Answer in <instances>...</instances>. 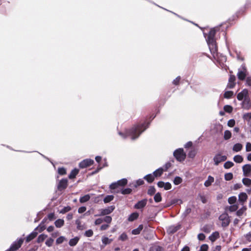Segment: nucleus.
Here are the masks:
<instances>
[{
  "label": "nucleus",
  "instance_id": "obj_1",
  "mask_svg": "<svg viewBox=\"0 0 251 251\" xmlns=\"http://www.w3.org/2000/svg\"><path fill=\"white\" fill-rule=\"evenodd\" d=\"M150 124L151 122H144L140 124H135L126 129L125 132L119 131L118 134L123 139H126L129 136L131 140H135L149 127Z\"/></svg>",
  "mask_w": 251,
  "mask_h": 251
},
{
  "label": "nucleus",
  "instance_id": "obj_2",
  "mask_svg": "<svg viewBox=\"0 0 251 251\" xmlns=\"http://www.w3.org/2000/svg\"><path fill=\"white\" fill-rule=\"evenodd\" d=\"M216 29L215 28H211L208 33L207 38H206V43L208 45L210 52L213 56L215 58L217 57L220 61L226 62V55L220 54V57L218 56V48L216 44V41L215 39L216 34Z\"/></svg>",
  "mask_w": 251,
  "mask_h": 251
},
{
  "label": "nucleus",
  "instance_id": "obj_3",
  "mask_svg": "<svg viewBox=\"0 0 251 251\" xmlns=\"http://www.w3.org/2000/svg\"><path fill=\"white\" fill-rule=\"evenodd\" d=\"M24 241V238L22 237L18 238L11 244L9 248L7 249V251H16L21 248Z\"/></svg>",
  "mask_w": 251,
  "mask_h": 251
},
{
  "label": "nucleus",
  "instance_id": "obj_4",
  "mask_svg": "<svg viewBox=\"0 0 251 251\" xmlns=\"http://www.w3.org/2000/svg\"><path fill=\"white\" fill-rule=\"evenodd\" d=\"M186 156V153L182 148H179L174 151V157L179 162L183 161Z\"/></svg>",
  "mask_w": 251,
  "mask_h": 251
},
{
  "label": "nucleus",
  "instance_id": "obj_5",
  "mask_svg": "<svg viewBox=\"0 0 251 251\" xmlns=\"http://www.w3.org/2000/svg\"><path fill=\"white\" fill-rule=\"evenodd\" d=\"M219 220L222 221L221 226L223 227H227L230 222L229 216L226 212H224L220 215Z\"/></svg>",
  "mask_w": 251,
  "mask_h": 251
},
{
  "label": "nucleus",
  "instance_id": "obj_6",
  "mask_svg": "<svg viewBox=\"0 0 251 251\" xmlns=\"http://www.w3.org/2000/svg\"><path fill=\"white\" fill-rule=\"evenodd\" d=\"M115 209V206L114 205H111L108 206H107L105 208L101 209L100 211V213L99 214H96L95 215V217L96 216H102L104 215H107L111 213H112L114 209Z\"/></svg>",
  "mask_w": 251,
  "mask_h": 251
},
{
  "label": "nucleus",
  "instance_id": "obj_7",
  "mask_svg": "<svg viewBox=\"0 0 251 251\" xmlns=\"http://www.w3.org/2000/svg\"><path fill=\"white\" fill-rule=\"evenodd\" d=\"M147 198L143 199L138 201L134 205L133 208L135 209L140 210L141 211L146 207L148 202Z\"/></svg>",
  "mask_w": 251,
  "mask_h": 251
},
{
  "label": "nucleus",
  "instance_id": "obj_8",
  "mask_svg": "<svg viewBox=\"0 0 251 251\" xmlns=\"http://www.w3.org/2000/svg\"><path fill=\"white\" fill-rule=\"evenodd\" d=\"M68 180L67 178H63L58 181L57 184V189L59 191H62L68 186Z\"/></svg>",
  "mask_w": 251,
  "mask_h": 251
},
{
  "label": "nucleus",
  "instance_id": "obj_9",
  "mask_svg": "<svg viewBox=\"0 0 251 251\" xmlns=\"http://www.w3.org/2000/svg\"><path fill=\"white\" fill-rule=\"evenodd\" d=\"M94 163L93 159L91 158H86L79 163L78 166L80 169H84L93 165Z\"/></svg>",
  "mask_w": 251,
  "mask_h": 251
},
{
  "label": "nucleus",
  "instance_id": "obj_10",
  "mask_svg": "<svg viewBox=\"0 0 251 251\" xmlns=\"http://www.w3.org/2000/svg\"><path fill=\"white\" fill-rule=\"evenodd\" d=\"M227 156L225 155H221L220 153H218L213 157V161L215 165H218L220 162L226 160Z\"/></svg>",
  "mask_w": 251,
  "mask_h": 251
},
{
  "label": "nucleus",
  "instance_id": "obj_11",
  "mask_svg": "<svg viewBox=\"0 0 251 251\" xmlns=\"http://www.w3.org/2000/svg\"><path fill=\"white\" fill-rule=\"evenodd\" d=\"M242 101L241 103L242 108L246 110H249L251 107V100L249 94Z\"/></svg>",
  "mask_w": 251,
  "mask_h": 251
},
{
  "label": "nucleus",
  "instance_id": "obj_12",
  "mask_svg": "<svg viewBox=\"0 0 251 251\" xmlns=\"http://www.w3.org/2000/svg\"><path fill=\"white\" fill-rule=\"evenodd\" d=\"M248 95L249 90L245 88L237 94V99L238 100L242 101Z\"/></svg>",
  "mask_w": 251,
  "mask_h": 251
},
{
  "label": "nucleus",
  "instance_id": "obj_13",
  "mask_svg": "<svg viewBox=\"0 0 251 251\" xmlns=\"http://www.w3.org/2000/svg\"><path fill=\"white\" fill-rule=\"evenodd\" d=\"M235 79L236 77L234 75H230L227 87L230 89L234 88L236 84L235 82Z\"/></svg>",
  "mask_w": 251,
  "mask_h": 251
},
{
  "label": "nucleus",
  "instance_id": "obj_14",
  "mask_svg": "<svg viewBox=\"0 0 251 251\" xmlns=\"http://www.w3.org/2000/svg\"><path fill=\"white\" fill-rule=\"evenodd\" d=\"M187 83V85L189 84V83L187 80L185 79H181V77L180 76H177L175 79H174V85H177L178 84H184Z\"/></svg>",
  "mask_w": 251,
  "mask_h": 251
},
{
  "label": "nucleus",
  "instance_id": "obj_15",
  "mask_svg": "<svg viewBox=\"0 0 251 251\" xmlns=\"http://www.w3.org/2000/svg\"><path fill=\"white\" fill-rule=\"evenodd\" d=\"M243 175L247 176L248 174L251 172V164H246L242 167Z\"/></svg>",
  "mask_w": 251,
  "mask_h": 251
},
{
  "label": "nucleus",
  "instance_id": "obj_16",
  "mask_svg": "<svg viewBox=\"0 0 251 251\" xmlns=\"http://www.w3.org/2000/svg\"><path fill=\"white\" fill-rule=\"evenodd\" d=\"M248 196L245 192H241L238 195V201L242 204L247 201Z\"/></svg>",
  "mask_w": 251,
  "mask_h": 251
},
{
  "label": "nucleus",
  "instance_id": "obj_17",
  "mask_svg": "<svg viewBox=\"0 0 251 251\" xmlns=\"http://www.w3.org/2000/svg\"><path fill=\"white\" fill-rule=\"evenodd\" d=\"M38 234L37 231H32L30 234H29L26 237H25V242L28 243L32 240H33L34 238H35Z\"/></svg>",
  "mask_w": 251,
  "mask_h": 251
},
{
  "label": "nucleus",
  "instance_id": "obj_18",
  "mask_svg": "<svg viewBox=\"0 0 251 251\" xmlns=\"http://www.w3.org/2000/svg\"><path fill=\"white\" fill-rule=\"evenodd\" d=\"M79 171V169L77 168H74L68 175V178L70 179H74L75 178L77 175L78 174Z\"/></svg>",
  "mask_w": 251,
  "mask_h": 251
},
{
  "label": "nucleus",
  "instance_id": "obj_19",
  "mask_svg": "<svg viewBox=\"0 0 251 251\" xmlns=\"http://www.w3.org/2000/svg\"><path fill=\"white\" fill-rule=\"evenodd\" d=\"M94 194H88L83 196L80 197L79 198V202L81 203H85L89 201L90 199L91 196L94 195Z\"/></svg>",
  "mask_w": 251,
  "mask_h": 251
},
{
  "label": "nucleus",
  "instance_id": "obj_20",
  "mask_svg": "<svg viewBox=\"0 0 251 251\" xmlns=\"http://www.w3.org/2000/svg\"><path fill=\"white\" fill-rule=\"evenodd\" d=\"M139 214L137 212H134L131 213L128 217V221L129 222H133L137 219L139 217Z\"/></svg>",
  "mask_w": 251,
  "mask_h": 251
},
{
  "label": "nucleus",
  "instance_id": "obj_21",
  "mask_svg": "<svg viewBox=\"0 0 251 251\" xmlns=\"http://www.w3.org/2000/svg\"><path fill=\"white\" fill-rule=\"evenodd\" d=\"M79 237L78 236H75L73 238H72L70 239L69 241V245L71 247H74L75 246L78 242L79 240Z\"/></svg>",
  "mask_w": 251,
  "mask_h": 251
},
{
  "label": "nucleus",
  "instance_id": "obj_22",
  "mask_svg": "<svg viewBox=\"0 0 251 251\" xmlns=\"http://www.w3.org/2000/svg\"><path fill=\"white\" fill-rule=\"evenodd\" d=\"M219 232L217 231L213 232L208 237L209 239L212 242H214L217 239L219 238Z\"/></svg>",
  "mask_w": 251,
  "mask_h": 251
},
{
  "label": "nucleus",
  "instance_id": "obj_23",
  "mask_svg": "<svg viewBox=\"0 0 251 251\" xmlns=\"http://www.w3.org/2000/svg\"><path fill=\"white\" fill-rule=\"evenodd\" d=\"M143 225L142 224H140L138 226V227L136 228L133 229L131 230V234L133 235H138L140 233L141 231L143 229Z\"/></svg>",
  "mask_w": 251,
  "mask_h": 251
},
{
  "label": "nucleus",
  "instance_id": "obj_24",
  "mask_svg": "<svg viewBox=\"0 0 251 251\" xmlns=\"http://www.w3.org/2000/svg\"><path fill=\"white\" fill-rule=\"evenodd\" d=\"M248 74L243 72V71H240V70L238 69V73L237 74V76L238 78L240 80H244L245 78L247 77V75Z\"/></svg>",
  "mask_w": 251,
  "mask_h": 251
},
{
  "label": "nucleus",
  "instance_id": "obj_25",
  "mask_svg": "<svg viewBox=\"0 0 251 251\" xmlns=\"http://www.w3.org/2000/svg\"><path fill=\"white\" fill-rule=\"evenodd\" d=\"M154 232L153 231H151L149 233H147V231L144 229L143 232V237L145 239L147 240L151 239L153 236Z\"/></svg>",
  "mask_w": 251,
  "mask_h": 251
},
{
  "label": "nucleus",
  "instance_id": "obj_26",
  "mask_svg": "<svg viewBox=\"0 0 251 251\" xmlns=\"http://www.w3.org/2000/svg\"><path fill=\"white\" fill-rule=\"evenodd\" d=\"M144 184V181L142 178H139L135 181L132 182V188H135L138 186L143 185Z\"/></svg>",
  "mask_w": 251,
  "mask_h": 251
},
{
  "label": "nucleus",
  "instance_id": "obj_27",
  "mask_svg": "<svg viewBox=\"0 0 251 251\" xmlns=\"http://www.w3.org/2000/svg\"><path fill=\"white\" fill-rule=\"evenodd\" d=\"M54 225L57 228H60L64 225V220L63 219H58L55 221Z\"/></svg>",
  "mask_w": 251,
  "mask_h": 251
},
{
  "label": "nucleus",
  "instance_id": "obj_28",
  "mask_svg": "<svg viewBox=\"0 0 251 251\" xmlns=\"http://www.w3.org/2000/svg\"><path fill=\"white\" fill-rule=\"evenodd\" d=\"M162 168H158L156 169L153 173L152 174L155 176V177H158L162 176L163 173Z\"/></svg>",
  "mask_w": 251,
  "mask_h": 251
},
{
  "label": "nucleus",
  "instance_id": "obj_29",
  "mask_svg": "<svg viewBox=\"0 0 251 251\" xmlns=\"http://www.w3.org/2000/svg\"><path fill=\"white\" fill-rule=\"evenodd\" d=\"M214 181V178L211 176H208L207 179L204 183V185L205 187H208L211 185L212 183Z\"/></svg>",
  "mask_w": 251,
  "mask_h": 251
},
{
  "label": "nucleus",
  "instance_id": "obj_30",
  "mask_svg": "<svg viewBox=\"0 0 251 251\" xmlns=\"http://www.w3.org/2000/svg\"><path fill=\"white\" fill-rule=\"evenodd\" d=\"M132 190L131 188H124L122 187L120 190V192L123 195H128L131 193Z\"/></svg>",
  "mask_w": 251,
  "mask_h": 251
},
{
  "label": "nucleus",
  "instance_id": "obj_31",
  "mask_svg": "<svg viewBox=\"0 0 251 251\" xmlns=\"http://www.w3.org/2000/svg\"><path fill=\"white\" fill-rule=\"evenodd\" d=\"M242 145L241 143H238L234 145L232 150L235 152H238L242 150Z\"/></svg>",
  "mask_w": 251,
  "mask_h": 251
},
{
  "label": "nucleus",
  "instance_id": "obj_32",
  "mask_svg": "<svg viewBox=\"0 0 251 251\" xmlns=\"http://www.w3.org/2000/svg\"><path fill=\"white\" fill-rule=\"evenodd\" d=\"M116 182H118L119 186L124 187L127 184L128 181L126 178H123Z\"/></svg>",
  "mask_w": 251,
  "mask_h": 251
},
{
  "label": "nucleus",
  "instance_id": "obj_33",
  "mask_svg": "<svg viewBox=\"0 0 251 251\" xmlns=\"http://www.w3.org/2000/svg\"><path fill=\"white\" fill-rule=\"evenodd\" d=\"M114 196L113 195H106L103 200L104 203H108L113 200Z\"/></svg>",
  "mask_w": 251,
  "mask_h": 251
},
{
  "label": "nucleus",
  "instance_id": "obj_34",
  "mask_svg": "<svg viewBox=\"0 0 251 251\" xmlns=\"http://www.w3.org/2000/svg\"><path fill=\"white\" fill-rule=\"evenodd\" d=\"M47 237H48L47 235H46L44 233H42L38 236V237L36 240V242L37 243H40L43 242L45 240V239L46 238H47Z\"/></svg>",
  "mask_w": 251,
  "mask_h": 251
},
{
  "label": "nucleus",
  "instance_id": "obj_35",
  "mask_svg": "<svg viewBox=\"0 0 251 251\" xmlns=\"http://www.w3.org/2000/svg\"><path fill=\"white\" fill-rule=\"evenodd\" d=\"M171 161H173V159H170L169 161L167 162L162 167H160V168H162V170L163 172L167 171L168 169L171 166L172 164Z\"/></svg>",
  "mask_w": 251,
  "mask_h": 251
},
{
  "label": "nucleus",
  "instance_id": "obj_36",
  "mask_svg": "<svg viewBox=\"0 0 251 251\" xmlns=\"http://www.w3.org/2000/svg\"><path fill=\"white\" fill-rule=\"evenodd\" d=\"M171 161H173V159H170L169 161L167 162L162 167H160V168H162V170L163 172L167 171L168 169L171 166L172 164Z\"/></svg>",
  "mask_w": 251,
  "mask_h": 251
},
{
  "label": "nucleus",
  "instance_id": "obj_37",
  "mask_svg": "<svg viewBox=\"0 0 251 251\" xmlns=\"http://www.w3.org/2000/svg\"><path fill=\"white\" fill-rule=\"evenodd\" d=\"M196 151L194 148H191L187 153V156L189 158H194L196 155Z\"/></svg>",
  "mask_w": 251,
  "mask_h": 251
},
{
  "label": "nucleus",
  "instance_id": "obj_38",
  "mask_svg": "<svg viewBox=\"0 0 251 251\" xmlns=\"http://www.w3.org/2000/svg\"><path fill=\"white\" fill-rule=\"evenodd\" d=\"M153 200L155 202H159L162 201L161 194L160 192L156 193L153 197Z\"/></svg>",
  "mask_w": 251,
  "mask_h": 251
},
{
  "label": "nucleus",
  "instance_id": "obj_39",
  "mask_svg": "<svg viewBox=\"0 0 251 251\" xmlns=\"http://www.w3.org/2000/svg\"><path fill=\"white\" fill-rule=\"evenodd\" d=\"M233 160L237 163H240L243 161V157L241 155H236L233 157Z\"/></svg>",
  "mask_w": 251,
  "mask_h": 251
},
{
  "label": "nucleus",
  "instance_id": "obj_40",
  "mask_svg": "<svg viewBox=\"0 0 251 251\" xmlns=\"http://www.w3.org/2000/svg\"><path fill=\"white\" fill-rule=\"evenodd\" d=\"M231 132L228 130H226L224 133V139L227 140L231 137Z\"/></svg>",
  "mask_w": 251,
  "mask_h": 251
},
{
  "label": "nucleus",
  "instance_id": "obj_41",
  "mask_svg": "<svg viewBox=\"0 0 251 251\" xmlns=\"http://www.w3.org/2000/svg\"><path fill=\"white\" fill-rule=\"evenodd\" d=\"M242 182L246 186L249 187L251 185V179L247 177H244L242 179Z\"/></svg>",
  "mask_w": 251,
  "mask_h": 251
},
{
  "label": "nucleus",
  "instance_id": "obj_42",
  "mask_svg": "<svg viewBox=\"0 0 251 251\" xmlns=\"http://www.w3.org/2000/svg\"><path fill=\"white\" fill-rule=\"evenodd\" d=\"M101 241L102 244L104 245H106L110 244L113 241V239H109L107 237L103 236L102 237Z\"/></svg>",
  "mask_w": 251,
  "mask_h": 251
},
{
  "label": "nucleus",
  "instance_id": "obj_43",
  "mask_svg": "<svg viewBox=\"0 0 251 251\" xmlns=\"http://www.w3.org/2000/svg\"><path fill=\"white\" fill-rule=\"evenodd\" d=\"M233 95V92L232 91H226L224 94V97L226 99H229L231 98V97Z\"/></svg>",
  "mask_w": 251,
  "mask_h": 251
},
{
  "label": "nucleus",
  "instance_id": "obj_44",
  "mask_svg": "<svg viewBox=\"0 0 251 251\" xmlns=\"http://www.w3.org/2000/svg\"><path fill=\"white\" fill-rule=\"evenodd\" d=\"M234 163L231 161H227L224 164V167L226 169H228L233 166Z\"/></svg>",
  "mask_w": 251,
  "mask_h": 251
},
{
  "label": "nucleus",
  "instance_id": "obj_45",
  "mask_svg": "<svg viewBox=\"0 0 251 251\" xmlns=\"http://www.w3.org/2000/svg\"><path fill=\"white\" fill-rule=\"evenodd\" d=\"M57 172L61 176L65 175L67 173L66 169L64 167H59L57 169Z\"/></svg>",
  "mask_w": 251,
  "mask_h": 251
},
{
  "label": "nucleus",
  "instance_id": "obj_46",
  "mask_svg": "<svg viewBox=\"0 0 251 251\" xmlns=\"http://www.w3.org/2000/svg\"><path fill=\"white\" fill-rule=\"evenodd\" d=\"M233 174L231 172L226 173L224 176V178L226 181L231 180L233 178Z\"/></svg>",
  "mask_w": 251,
  "mask_h": 251
},
{
  "label": "nucleus",
  "instance_id": "obj_47",
  "mask_svg": "<svg viewBox=\"0 0 251 251\" xmlns=\"http://www.w3.org/2000/svg\"><path fill=\"white\" fill-rule=\"evenodd\" d=\"M156 189L154 186H150L149 189L148 190L147 194L150 196H152L155 194Z\"/></svg>",
  "mask_w": 251,
  "mask_h": 251
},
{
  "label": "nucleus",
  "instance_id": "obj_48",
  "mask_svg": "<svg viewBox=\"0 0 251 251\" xmlns=\"http://www.w3.org/2000/svg\"><path fill=\"white\" fill-rule=\"evenodd\" d=\"M72 209V208L70 206L67 205L66 206H64L63 208H62L59 213L61 214H65L66 212L70 211Z\"/></svg>",
  "mask_w": 251,
  "mask_h": 251
},
{
  "label": "nucleus",
  "instance_id": "obj_49",
  "mask_svg": "<svg viewBox=\"0 0 251 251\" xmlns=\"http://www.w3.org/2000/svg\"><path fill=\"white\" fill-rule=\"evenodd\" d=\"M246 209L247 207L245 206H243L241 208L237 210L236 215L237 216H241L243 214L244 211L246 210Z\"/></svg>",
  "mask_w": 251,
  "mask_h": 251
},
{
  "label": "nucleus",
  "instance_id": "obj_50",
  "mask_svg": "<svg viewBox=\"0 0 251 251\" xmlns=\"http://www.w3.org/2000/svg\"><path fill=\"white\" fill-rule=\"evenodd\" d=\"M243 118L244 120L249 122L251 121V112H248L243 115Z\"/></svg>",
  "mask_w": 251,
  "mask_h": 251
},
{
  "label": "nucleus",
  "instance_id": "obj_51",
  "mask_svg": "<svg viewBox=\"0 0 251 251\" xmlns=\"http://www.w3.org/2000/svg\"><path fill=\"white\" fill-rule=\"evenodd\" d=\"M66 240V238L65 236H60L56 239V244L59 245V244H62Z\"/></svg>",
  "mask_w": 251,
  "mask_h": 251
},
{
  "label": "nucleus",
  "instance_id": "obj_52",
  "mask_svg": "<svg viewBox=\"0 0 251 251\" xmlns=\"http://www.w3.org/2000/svg\"><path fill=\"white\" fill-rule=\"evenodd\" d=\"M238 208V205L237 204H233L232 205L228 206V210L230 212L237 211Z\"/></svg>",
  "mask_w": 251,
  "mask_h": 251
},
{
  "label": "nucleus",
  "instance_id": "obj_53",
  "mask_svg": "<svg viewBox=\"0 0 251 251\" xmlns=\"http://www.w3.org/2000/svg\"><path fill=\"white\" fill-rule=\"evenodd\" d=\"M224 110L225 112L230 113L232 112L233 107L230 105H226L224 106Z\"/></svg>",
  "mask_w": 251,
  "mask_h": 251
},
{
  "label": "nucleus",
  "instance_id": "obj_54",
  "mask_svg": "<svg viewBox=\"0 0 251 251\" xmlns=\"http://www.w3.org/2000/svg\"><path fill=\"white\" fill-rule=\"evenodd\" d=\"M148 177L147 179V182L149 183H152L155 179V176L152 174V173H150L148 174Z\"/></svg>",
  "mask_w": 251,
  "mask_h": 251
},
{
  "label": "nucleus",
  "instance_id": "obj_55",
  "mask_svg": "<svg viewBox=\"0 0 251 251\" xmlns=\"http://www.w3.org/2000/svg\"><path fill=\"white\" fill-rule=\"evenodd\" d=\"M53 241L54 239L50 237L46 241L45 244L47 247H51Z\"/></svg>",
  "mask_w": 251,
  "mask_h": 251
},
{
  "label": "nucleus",
  "instance_id": "obj_56",
  "mask_svg": "<svg viewBox=\"0 0 251 251\" xmlns=\"http://www.w3.org/2000/svg\"><path fill=\"white\" fill-rule=\"evenodd\" d=\"M93 235V231L91 229L86 230L84 233V235L87 237H90Z\"/></svg>",
  "mask_w": 251,
  "mask_h": 251
},
{
  "label": "nucleus",
  "instance_id": "obj_57",
  "mask_svg": "<svg viewBox=\"0 0 251 251\" xmlns=\"http://www.w3.org/2000/svg\"><path fill=\"white\" fill-rule=\"evenodd\" d=\"M108 163L106 158L103 159V162L102 164H98V166L100 167V170L103 168L108 166Z\"/></svg>",
  "mask_w": 251,
  "mask_h": 251
},
{
  "label": "nucleus",
  "instance_id": "obj_58",
  "mask_svg": "<svg viewBox=\"0 0 251 251\" xmlns=\"http://www.w3.org/2000/svg\"><path fill=\"white\" fill-rule=\"evenodd\" d=\"M182 178L178 176L175 177L174 178V184L178 185L182 182Z\"/></svg>",
  "mask_w": 251,
  "mask_h": 251
},
{
  "label": "nucleus",
  "instance_id": "obj_59",
  "mask_svg": "<svg viewBox=\"0 0 251 251\" xmlns=\"http://www.w3.org/2000/svg\"><path fill=\"white\" fill-rule=\"evenodd\" d=\"M237 201V198L235 196H231L228 199V202L230 204H234Z\"/></svg>",
  "mask_w": 251,
  "mask_h": 251
},
{
  "label": "nucleus",
  "instance_id": "obj_60",
  "mask_svg": "<svg viewBox=\"0 0 251 251\" xmlns=\"http://www.w3.org/2000/svg\"><path fill=\"white\" fill-rule=\"evenodd\" d=\"M47 218L50 221H52L55 220L56 217L55 215L54 212H51L48 214Z\"/></svg>",
  "mask_w": 251,
  "mask_h": 251
},
{
  "label": "nucleus",
  "instance_id": "obj_61",
  "mask_svg": "<svg viewBox=\"0 0 251 251\" xmlns=\"http://www.w3.org/2000/svg\"><path fill=\"white\" fill-rule=\"evenodd\" d=\"M104 216H105L102 219L103 220V221L106 222L108 224H110L112 220V217L110 216H108V215H104Z\"/></svg>",
  "mask_w": 251,
  "mask_h": 251
},
{
  "label": "nucleus",
  "instance_id": "obj_62",
  "mask_svg": "<svg viewBox=\"0 0 251 251\" xmlns=\"http://www.w3.org/2000/svg\"><path fill=\"white\" fill-rule=\"evenodd\" d=\"M127 238V235L125 232L122 233L119 237V239L122 241H126Z\"/></svg>",
  "mask_w": 251,
  "mask_h": 251
},
{
  "label": "nucleus",
  "instance_id": "obj_63",
  "mask_svg": "<svg viewBox=\"0 0 251 251\" xmlns=\"http://www.w3.org/2000/svg\"><path fill=\"white\" fill-rule=\"evenodd\" d=\"M163 249L160 246H156L150 249V251H163Z\"/></svg>",
  "mask_w": 251,
  "mask_h": 251
},
{
  "label": "nucleus",
  "instance_id": "obj_64",
  "mask_svg": "<svg viewBox=\"0 0 251 251\" xmlns=\"http://www.w3.org/2000/svg\"><path fill=\"white\" fill-rule=\"evenodd\" d=\"M208 249V246L207 244H202L199 250V251H207Z\"/></svg>",
  "mask_w": 251,
  "mask_h": 251
}]
</instances>
